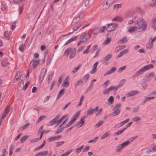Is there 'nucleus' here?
I'll use <instances>...</instances> for the list:
<instances>
[{
    "label": "nucleus",
    "mask_w": 156,
    "mask_h": 156,
    "mask_svg": "<svg viewBox=\"0 0 156 156\" xmlns=\"http://www.w3.org/2000/svg\"><path fill=\"white\" fill-rule=\"evenodd\" d=\"M71 49L70 48H68L65 51L64 55L66 56H68L70 52H71Z\"/></svg>",
    "instance_id": "473e14b6"
},
{
    "label": "nucleus",
    "mask_w": 156,
    "mask_h": 156,
    "mask_svg": "<svg viewBox=\"0 0 156 156\" xmlns=\"http://www.w3.org/2000/svg\"><path fill=\"white\" fill-rule=\"evenodd\" d=\"M75 121H76V119L75 118H72L70 121L66 125L65 127L67 128L69 126L71 125Z\"/></svg>",
    "instance_id": "4be33fe9"
},
{
    "label": "nucleus",
    "mask_w": 156,
    "mask_h": 156,
    "mask_svg": "<svg viewBox=\"0 0 156 156\" xmlns=\"http://www.w3.org/2000/svg\"><path fill=\"white\" fill-rule=\"evenodd\" d=\"M65 90L64 89H62L59 92L58 94L56 99H59L64 94V91Z\"/></svg>",
    "instance_id": "b1692460"
},
{
    "label": "nucleus",
    "mask_w": 156,
    "mask_h": 156,
    "mask_svg": "<svg viewBox=\"0 0 156 156\" xmlns=\"http://www.w3.org/2000/svg\"><path fill=\"white\" fill-rule=\"evenodd\" d=\"M125 80L124 79H123L121 80V81L119 82V84L117 86V87H118V88L123 86V84L125 82Z\"/></svg>",
    "instance_id": "4c0bfd02"
},
{
    "label": "nucleus",
    "mask_w": 156,
    "mask_h": 156,
    "mask_svg": "<svg viewBox=\"0 0 156 156\" xmlns=\"http://www.w3.org/2000/svg\"><path fill=\"white\" fill-rule=\"evenodd\" d=\"M112 57V54H109L107 55L102 59L103 63L107 65L108 64L107 62Z\"/></svg>",
    "instance_id": "0eeeda50"
},
{
    "label": "nucleus",
    "mask_w": 156,
    "mask_h": 156,
    "mask_svg": "<svg viewBox=\"0 0 156 156\" xmlns=\"http://www.w3.org/2000/svg\"><path fill=\"white\" fill-rule=\"evenodd\" d=\"M80 112V111H78L73 117V118H75L76 119V118L79 116Z\"/></svg>",
    "instance_id": "6e6d98bb"
},
{
    "label": "nucleus",
    "mask_w": 156,
    "mask_h": 156,
    "mask_svg": "<svg viewBox=\"0 0 156 156\" xmlns=\"http://www.w3.org/2000/svg\"><path fill=\"white\" fill-rule=\"evenodd\" d=\"M137 27H136L134 26L133 27H131L128 29V31L129 33H132L134 31L136 30L137 29Z\"/></svg>",
    "instance_id": "72a5a7b5"
},
{
    "label": "nucleus",
    "mask_w": 156,
    "mask_h": 156,
    "mask_svg": "<svg viewBox=\"0 0 156 156\" xmlns=\"http://www.w3.org/2000/svg\"><path fill=\"white\" fill-rule=\"evenodd\" d=\"M121 104L120 103H119L116 104L114 108L113 109V110H114L115 109L116 110H120V108Z\"/></svg>",
    "instance_id": "3c124183"
},
{
    "label": "nucleus",
    "mask_w": 156,
    "mask_h": 156,
    "mask_svg": "<svg viewBox=\"0 0 156 156\" xmlns=\"http://www.w3.org/2000/svg\"><path fill=\"white\" fill-rule=\"evenodd\" d=\"M109 133L108 132H107L104 134L101 137V139H103L108 136L109 135Z\"/></svg>",
    "instance_id": "79ce46f5"
},
{
    "label": "nucleus",
    "mask_w": 156,
    "mask_h": 156,
    "mask_svg": "<svg viewBox=\"0 0 156 156\" xmlns=\"http://www.w3.org/2000/svg\"><path fill=\"white\" fill-rule=\"evenodd\" d=\"M84 147L83 145H82L80 147H79L76 149V151L77 153H80L82 149H83Z\"/></svg>",
    "instance_id": "c03bdc74"
},
{
    "label": "nucleus",
    "mask_w": 156,
    "mask_h": 156,
    "mask_svg": "<svg viewBox=\"0 0 156 156\" xmlns=\"http://www.w3.org/2000/svg\"><path fill=\"white\" fill-rule=\"evenodd\" d=\"M84 120H83V119H80V121L78 122H77L75 123L76 126H78L80 125V127H81L84 125Z\"/></svg>",
    "instance_id": "412c9836"
},
{
    "label": "nucleus",
    "mask_w": 156,
    "mask_h": 156,
    "mask_svg": "<svg viewBox=\"0 0 156 156\" xmlns=\"http://www.w3.org/2000/svg\"><path fill=\"white\" fill-rule=\"evenodd\" d=\"M153 68V66L150 64L145 66L136 72L132 76L133 78H135L141 75L145 71Z\"/></svg>",
    "instance_id": "f257e3e1"
},
{
    "label": "nucleus",
    "mask_w": 156,
    "mask_h": 156,
    "mask_svg": "<svg viewBox=\"0 0 156 156\" xmlns=\"http://www.w3.org/2000/svg\"><path fill=\"white\" fill-rule=\"evenodd\" d=\"M9 64L8 62V59L7 58H5L3 59L2 62V64L3 67H6Z\"/></svg>",
    "instance_id": "2eb2a0df"
},
{
    "label": "nucleus",
    "mask_w": 156,
    "mask_h": 156,
    "mask_svg": "<svg viewBox=\"0 0 156 156\" xmlns=\"http://www.w3.org/2000/svg\"><path fill=\"white\" fill-rule=\"evenodd\" d=\"M111 38L107 37L106 40L103 42V44L105 45L110 44L111 42Z\"/></svg>",
    "instance_id": "c85d7f7f"
},
{
    "label": "nucleus",
    "mask_w": 156,
    "mask_h": 156,
    "mask_svg": "<svg viewBox=\"0 0 156 156\" xmlns=\"http://www.w3.org/2000/svg\"><path fill=\"white\" fill-rule=\"evenodd\" d=\"M48 151L40 152L37 153L35 156H45L48 154Z\"/></svg>",
    "instance_id": "f3484780"
},
{
    "label": "nucleus",
    "mask_w": 156,
    "mask_h": 156,
    "mask_svg": "<svg viewBox=\"0 0 156 156\" xmlns=\"http://www.w3.org/2000/svg\"><path fill=\"white\" fill-rule=\"evenodd\" d=\"M57 123V121H55L54 119L50 121L49 122L48 126H51Z\"/></svg>",
    "instance_id": "a19ab883"
},
{
    "label": "nucleus",
    "mask_w": 156,
    "mask_h": 156,
    "mask_svg": "<svg viewBox=\"0 0 156 156\" xmlns=\"http://www.w3.org/2000/svg\"><path fill=\"white\" fill-rule=\"evenodd\" d=\"M122 6L121 4H115L113 6V8L115 9H117L119 8H120Z\"/></svg>",
    "instance_id": "49530a36"
},
{
    "label": "nucleus",
    "mask_w": 156,
    "mask_h": 156,
    "mask_svg": "<svg viewBox=\"0 0 156 156\" xmlns=\"http://www.w3.org/2000/svg\"><path fill=\"white\" fill-rule=\"evenodd\" d=\"M76 53V50L74 49L71 51V53L69 55V58L70 59L73 58L75 56Z\"/></svg>",
    "instance_id": "6ab92c4d"
},
{
    "label": "nucleus",
    "mask_w": 156,
    "mask_h": 156,
    "mask_svg": "<svg viewBox=\"0 0 156 156\" xmlns=\"http://www.w3.org/2000/svg\"><path fill=\"white\" fill-rule=\"evenodd\" d=\"M120 112V110L115 109L114 112L111 113L109 115L112 116H115L119 115Z\"/></svg>",
    "instance_id": "dca6fc26"
},
{
    "label": "nucleus",
    "mask_w": 156,
    "mask_h": 156,
    "mask_svg": "<svg viewBox=\"0 0 156 156\" xmlns=\"http://www.w3.org/2000/svg\"><path fill=\"white\" fill-rule=\"evenodd\" d=\"M140 120L141 119L138 117H135L133 119V120L135 122L138 121H140Z\"/></svg>",
    "instance_id": "e2e57ef3"
},
{
    "label": "nucleus",
    "mask_w": 156,
    "mask_h": 156,
    "mask_svg": "<svg viewBox=\"0 0 156 156\" xmlns=\"http://www.w3.org/2000/svg\"><path fill=\"white\" fill-rule=\"evenodd\" d=\"M62 137L61 135H58L56 136H52L49 137L48 139V140L49 141H53L55 140H58V139Z\"/></svg>",
    "instance_id": "9b49d317"
},
{
    "label": "nucleus",
    "mask_w": 156,
    "mask_h": 156,
    "mask_svg": "<svg viewBox=\"0 0 156 156\" xmlns=\"http://www.w3.org/2000/svg\"><path fill=\"white\" fill-rule=\"evenodd\" d=\"M29 137L28 136H25L22 137L20 139V141L22 143H23Z\"/></svg>",
    "instance_id": "ea45409f"
},
{
    "label": "nucleus",
    "mask_w": 156,
    "mask_h": 156,
    "mask_svg": "<svg viewBox=\"0 0 156 156\" xmlns=\"http://www.w3.org/2000/svg\"><path fill=\"white\" fill-rule=\"evenodd\" d=\"M110 6L109 4H108L107 2H104L101 5V9L105 10L108 9Z\"/></svg>",
    "instance_id": "6e6552de"
},
{
    "label": "nucleus",
    "mask_w": 156,
    "mask_h": 156,
    "mask_svg": "<svg viewBox=\"0 0 156 156\" xmlns=\"http://www.w3.org/2000/svg\"><path fill=\"white\" fill-rule=\"evenodd\" d=\"M78 37V36H75L73 37L68 40L66 43L65 44V45H67L68 44L72 42V41L76 40Z\"/></svg>",
    "instance_id": "a211bd4d"
},
{
    "label": "nucleus",
    "mask_w": 156,
    "mask_h": 156,
    "mask_svg": "<svg viewBox=\"0 0 156 156\" xmlns=\"http://www.w3.org/2000/svg\"><path fill=\"white\" fill-rule=\"evenodd\" d=\"M69 79V76H67L65 78V80H64L63 83L62 84V86H63L64 87H67L69 86V82L68 81Z\"/></svg>",
    "instance_id": "ddd939ff"
},
{
    "label": "nucleus",
    "mask_w": 156,
    "mask_h": 156,
    "mask_svg": "<svg viewBox=\"0 0 156 156\" xmlns=\"http://www.w3.org/2000/svg\"><path fill=\"white\" fill-rule=\"evenodd\" d=\"M86 82H84V80L82 78V79L78 81L77 83H75V85L76 86H77L79 84H82V85L85 84Z\"/></svg>",
    "instance_id": "a878e982"
},
{
    "label": "nucleus",
    "mask_w": 156,
    "mask_h": 156,
    "mask_svg": "<svg viewBox=\"0 0 156 156\" xmlns=\"http://www.w3.org/2000/svg\"><path fill=\"white\" fill-rule=\"evenodd\" d=\"M114 98L112 96H111L109 98L108 101L111 104H112L114 102Z\"/></svg>",
    "instance_id": "8fccbe9b"
},
{
    "label": "nucleus",
    "mask_w": 156,
    "mask_h": 156,
    "mask_svg": "<svg viewBox=\"0 0 156 156\" xmlns=\"http://www.w3.org/2000/svg\"><path fill=\"white\" fill-rule=\"evenodd\" d=\"M65 128H66L65 127H63L58 129L56 131H55V134H57L60 133Z\"/></svg>",
    "instance_id": "37998d69"
},
{
    "label": "nucleus",
    "mask_w": 156,
    "mask_h": 156,
    "mask_svg": "<svg viewBox=\"0 0 156 156\" xmlns=\"http://www.w3.org/2000/svg\"><path fill=\"white\" fill-rule=\"evenodd\" d=\"M125 130V128H123L121 130H119L115 133L114 134V135L115 136L116 134L117 135H119L122 133L123 132H124Z\"/></svg>",
    "instance_id": "7c9ffc66"
},
{
    "label": "nucleus",
    "mask_w": 156,
    "mask_h": 156,
    "mask_svg": "<svg viewBox=\"0 0 156 156\" xmlns=\"http://www.w3.org/2000/svg\"><path fill=\"white\" fill-rule=\"evenodd\" d=\"M4 35L5 37L6 38H9V34L8 32L5 31L4 33Z\"/></svg>",
    "instance_id": "774afa93"
},
{
    "label": "nucleus",
    "mask_w": 156,
    "mask_h": 156,
    "mask_svg": "<svg viewBox=\"0 0 156 156\" xmlns=\"http://www.w3.org/2000/svg\"><path fill=\"white\" fill-rule=\"evenodd\" d=\"M137 137V136H135L131 138L129 140H128V141H129V143L130 144Z\"/></svg>",
    "instance_id": "de8ad7c7"
},
{
    "label": "nucleus",
    "mask_w": 156,
    "mask_h": 156,
    "mask_svg": "<svg viewBox=\"0 0 156 156\" xmlns=\"http://www.w3.org/2000/svg\"><path fill=\"white\" fill-rule=\"evenodd\" d=\"M56 143L57 144L56 145V146L58 147L61 146L63 144H64L65 143V142L64 141H59L56 142Z\"/></svg>",
    "instance_id": "13d9d810"
},
{
    "label": "nucleus",
    "mask_w": 156,
    "mask_h": 156,
    "mask_svg": "<svg viewBox=\"0 0 156 156\" xmlns=\"http://www.w3.org/2000/svg\"><path fill=\"white\" fill-rule=\"evenodd\" d=\"M127 41V38L126 37H123L119 41V43L121 42V43H125Z\"/></svg>",
    "instance_id": "c9c22d12"
},
{
    "label": "nucleus",
    "mask_w": 156,
    "mask_h": 156,
    "mask_svg": "<svg viewBox=\"0 0 156 156\" xmlns=\"http://www.w3.org/2000/svg\"><path fill=\"white\" fill-rule=\"evenodd\" d=\"M152 2L149 4L150 6L151 7L156 6V0H152Z\"/></svg>",
    "instance_id": "09e8293b"
},
{
    "label": "nucleus",
    "mask_w": 156,
    "mask_h": 156,
    "mask_svg": "<svg viewBox=\"0 0 156 156\" xmlns=\"http://www.w3.org/2000/svg\"><path fill=\"white\" fill-rule=\"evenodd\" d=\"M129 142L127 140L126 141L123 142L122 144H120L122 146V147L123 148L128 145L129 144Z\"/></svg>",
    "instance_id": "e433bc0d"
},
{
    "label": "nucleus",
    "mask_w": 156,
    "mask_h": 156,
    "mask_svg": "<svg viewBox=\"0 0 156 156\" xmlns=\"http://www.w3.org/2000/svg\"><path fill=\"white\" fill-rule=\"evenodd\" d=\"M40 61L39 60H34V59L30 62V68L33 69L34 67L36 68L39 63Z\"/></svg>",
    "instance_id": "39448f33"
},
{
    "label": "nucleus",
    "mask_w": 156,
    "mask_h": 156,
    "mask_svg": "<svg viewBox=\"0 0 156 156\" xmlns=\"http://www.w3.org/2000/svg\"><path fill=\"white\" fill-rule=\"evenodd\" d=\"M100 31V30H99L98 28H95L93 30V33L94 34H98Z\"/></svg>",
    "instance_id": "603ef678"
},
{
    "label": "nucleus",
    "mask_w": 156,
    "mask_h": 156,
    "mask_svg": "<svg viewBox=\"0 0 156 156\" xmlns=\"http://www.w3.org/2000/svg\"><path fill=\"white\" fill-rule=\"evenodd\" d=\"M94 86V84L92 83V82L91 83V84L89 86V87L87 88V89L86 91L85 92V93L86 94L87 93L88 91H90L91 89L93 88Z\"/></svg>",
    "instance_id": "f704fd0d"
},
{
    "label": "nucleus",
    "mask_w": 156,
    "mask_h": 156,
    "mask_svg": "<svg viewBox=\"0 0 156 156\" xmlns=\"http://www.w3.org/2000/svg\"><path fill=\"white\" fill-rule=\"evenodd\" d=\"M109 81L108 80H107L103 84L102 86L103 87L105 88L107 86L109 83Z\"/></svg>",
    "instance_id": "680f3d73"
},
{
    "label": "nucleus",
    "mask_w": 156,
    "mask_h": 156,
    "mask_svg": "<svg viewBox=\"0 0 156 156\" xmlns=\"http://www.w3.org/2000/svg\"><path fill=\"white\" fill-rule=\"evenodd\" d=\"M89 77V74H86L82 78L84 80V82H87V80L88 79Z\"/></svg>",
    "instance_id": "a18cd8bd"
},
{
    "label": "nucleus",
    "mask_w": 156,
    "mask_h": 156,
    "mask_svg": "<svg viewBox=\"0 0 156 156\" xmlns=\"http://www.w3.org/2000/svg\"><path fill=\"white\" fill-rule=\"evenodd\" d=\"M30 125V123H28L27 124H26L24 125L22 127V128L23 130L27 128Z\"/></svg>",
    "instance_id": "bf43d9fd"
},
{
    "label": "nucleus",
    "mask_w": 156,
    "mask_h": 156,
    "mask_svg": "<svg viewBox=\"0 0 156 156\" xmlns=\"http://www.w3.org/2000/svg\"><path fill=\"white\" fill-rule=\"evenodd\" d=\"M10 110L9 107H7L4 110V112L2 114V119H4L6 116L9 112Z\"/></svg>",
    "instance_id": "9d476101"
},
{
    "label": "nucleus",
    "mask_w": 156,
    "mask_h": 156,
    "mask_svg": "<svg viewBox=\"0 0 156 156\" xmlns=\"http://www.w3.org/2000/svg\"><path fill=\"white\" fill-rule=\"evenodd\" d=\"M139 93V92L136 90H134L129 92L126 94L127 97H131L136 95Z\"/></svg>",
    "instance_id": "1a4fd4ad"
},
{
    "label": "nucleus",
    "mask_w": 156,
    "mask_h": 156,
    "mask_svg": "<svg viewBox=\"0 0 156 156\" xmlns=\"http://www.w3.org/2000/svg\"><path fill=\"white\" fill-rule=\"evenodd\" d=\"M90 1V0H87L85 2V5L86 7L89 8L92 5V3Z\"/></svg>",
    "instance_id": "bb28decb"
},
{
    "label": "nucleus",
    "mask_w": 156,
    "mask_h": 156,
    "mask_svg": "<svg viewBox=\"0 0 156 156\" xmlns=\"http://www.w3.org/2000/svg\"><path fill=\"white\" fill-rule=\"evenodd\" d=\"M47 72V69H46L44 71V69H42L39 75V83H41L44 79V77L45 76Z\"/></svg>",
    "instance_id": "423d86ee"
},
{
    "label": "nucleus",
    "mask_w": 156,
    "mask_h": 156,
    "mask_svg": "<svg viewBox=\"0 0 156 156\" xmlns=\"http://www.w3.org/2000/svg\"><path fill=\"white\" fill-rule=\"evenodd\" d=\"M82 17L80 15L74 18L73 20V23H77L80 19L82 18Z\"/></svg>",
    "instance_id": "c756f323"
},
{
    "label": "nucleus",
    "mask_w": 156,
    "mask_h": 156,
    "mask_svg": "<svg viewBox=\"0 0 156 156\" xmlns=\"http://www.w3.org/2000/svg\"><path fill=\"white\" fill-rule=\"evenodd\" d=\"M116 68L115 67H112L110 70L107 71L104 74V76H105L107 75H109L110 74L113 73L114 71L116 70Z\"/></svg>",
    "instance_id": "f8f14e48"
},
{
    "label": "nucleus",
    "mask_w": 156,
    "mask_h": 156,
    "mask_svg": "<svg viewBox=\"0 0 156 156\" xmlns=\"http://www.w3.org/2000/svg\"><path fill=\"white\" fill-rule=\"evenodd\" d=\"M116 147L117 148L115 150L116 152H120L121 151V149L123 148L120 144L117 145Z\"/></svg>",
    "instance_id": "2f4dec72"
},
{
    "label": "nucleus",
    "mask_w": 156,
    "mask_h": 156,
    "mask_svg": "<svg viewBox=\"0 0 156 156\" xmlns=\"http://www.w3.org/2000/svg\"><path fill=\"white\" fill-rule=\"evenodd\" d=\"M142 85L143 89L145 90L146 88L147 87V84L145 82H144L142 84Z\"/></svg>",
    "instance_id": "69168bd1"
},
{
    "label": "nucleus",
    "mask_w": 156,
    "mask_h": 156,
    "mask_svg": "<svg viewBox=\"0 0 156 156\" xmlns=\"http://www.w3.org/2000/svg\"><path fill=\"white\" fill-rule=\"evenodd\" d=\"M108 27L106 28L107 31L111 32L115 30L118 27V25L117 24H114L113 23L108 24Z\"/></svg>",
    "instance_id": "7ed1b4c3"
},
{
    "label": "nucleus",
    "mask_w": 156,
    "mask_h": 156,
    "mask_svg": "<svg viewBox=\"0 0 156 156\" xmlns=\"http://www.w3.org/2000/svg\"><path fill=\"white\" fill-rule=\"evenodd\" d=\"M104 123L103 121H101L97 123L95 125V127H96L97 128H98L101 126Z\"/></svg>",
    "instance_id": "864d4df0"
},
{
    "label": "nucleus",
    "mask_w": 156,
    "mask_h": 156,
    "mask_svg": "<svg viewBox=\"0 0 156 156\" xmlns=\"http://www.w3.org/2000/svg\"><path fill=\"white\" fill-rule=\"evenodd\" d=\"M98 62H96L93 65V67L92 70L90 72L91 74H93L96 71V68L98 65Z\"/></svg>",
    "instance_id": "aec40b11"
},
{
    "label": "nucleus",
    "mask_w": 156,
    "mask_h": 156,
    "mask_svg": "<svg viewBox=\"0 0 156 156\" xmlns=\"http://www.w3.org/2000/svg\"><path fill=\"white\" fill-rule=\"evenodd\" d=\"M95 111L92 108H90L87 112V116L89 115H92Z\"/></svg>",
    "instance_id": "393cba45"
},
{
    "label": "nucleus",
    "mask_w": 156,
    "mask_h": 156,
    "mask_svg": "<svg viewBox=\"0 0 156 156\" xmlns=\"http://www.w3.org/2000/svg\"><path fill=\"white\" fill-rule=\"evenodd\" d=\"M122 18L119 16H117L112 19V21H118L121 22L122 21Z\"/></svg>",
    "instance_id": "cd10ccee"
},
{
    "label": "nucleus",
    "mask_w": 156,
    "mask_h": 156,
    "mask_svg": "<svg viewBox=\"0 0 156 156\" xmlns=\"http://www.w3.org/2000/svg\"><path fill=\"white\" fill-rule=\"evenodd\" d=\"M110 91V90H109V88H108V89H105L103 91V93L105 95V94H107L109 93Z\"/></svg>",
    "instance_id": "0e129e2a"
},
{
    "label": "nucleus",
    "mask_w": 156,
    "mask_h": 156,
    "mask_svg": "<svg viewBox=\"0 0 156 156\" xmlns=\"http://www.w3.org/2000/svg\"><path fill=\"white\" fill-rule=\"evenodd\" d=\"M90 36L88 33H85L83 34L80 37V42H85L89 40Z\"/></svg>",
    "instance_id": "20e7f679"
},
{
    "label": "nucleus",
    "mask_w": 156,
    "mask_h": 156,
    "mask_svg": "<svg viewBox=\"0 0 156 156\" xmlns=\"http://www.w3.org/2000/svg\"><path fill=\"white\" fill-rule=\"evenodd\" d=\"M134 23L135 25H138L139 26V29L141 31L145 30L147 27V24L145 22L144 20L142 18H139L137 20L134 21Z\"/></svg>",
    "instance_id": "f03ea898"
},
{
    "label": "nucleus",
    "mask_w": 156,
    "mask_h": 156,
    "mask_svg": "<svg viewBox=\"0 0 156 156\" xmlns=\"http://www.w3.org/2000/svg\"><path fill=\"white\" fill-rule=\"evenodd\" d=\"M129 121V119H126V120L123 121H122V122H121L120 123V124L121 125V126H122L124 125L125 124L127 123Z\"/></svg>",
    "instance_id": "052dcab7"
},
{
    "label": "nucleus",
    "mask_w": 156,
    "mask_h": 156,
    "mask_svg": "<svg viewBox=\"0 0 156 156\" xmlns=\"http://www.w3.org/2000/svg\"><path fill=\"white\" fill-rule=\"evenodd\" d=\"M45 140H44L43 143L40 146L37 147L34 150V151L38 150L41 148H43L45 146Z\"/></svg>",
    "instance_id": "5701e85b"
},
{
    "label": "nucleus",
    "mask_w": 156,
    "mask_h": 156,
    "mask_svg": "<svg viewBox=\"0 0 156 156\" xmlns=\"http://www.w3.org/2000/svg\"><path fill=\"white\" fill-rule=\"evenodd\" d=\"M126 46L124 45H121L117 46L115 49V52H117L120 51L121 50L125 48Z\"/></svg>",
    "instance_id": "4468645a"
},
{
    "label": "nucleus",
    "mask_w": 156,
    "mask_h": 156,
    "mask_svg": "<svg viewBox=\"0 0 156 156\" xmlns=\"http://www.w3.org/2000/svg\"><path fill=\"white\" fill-rule=\"evenodd\" d=\"M103 111V109L102 108H101L99 110H97V112L96 114V116H98L99 115L101 114Z\"/></svg>",
    "instance_id": "4d7b16f0"
},
{
    "label": "nucleus",
    "mask_w": 156,
    "mask_h": 156,
    "mask_svg": "<svg viewBox=\"0 0 156 156\" xmlns=\"http://www.w3.org/2000/svg\"><path fill=\"white\" fill-rule=\"evenodd\" d=\"M126 67V66H123L120 68H119L118 70V72H121L122 71L124 70Z\"/></svg>",
    "instance_id": "338daca9"
},
{
    "label": "nucleus",
    "mask_w": 156,
    "mask_h": 156,
    "mask_svg": "<svg viewBox=\"0 0 156 156\" xmlns=\"http://www.w3.org/2000/svg\"><path fill=\"white\" fill-rule=\"evenodd\" d=\"M109 88L110 91L114 90V91L115 92L116 91L117 89H118V87H117V86L116 87H115L113 86H111Z\"/></svg>",
    "instance_id": "58836bf2"
},
{
    "label": "nucleus",
    "mask_w": 156,
    "mask_h": 156,
    "mask_svg": "<svg viewBox=\"0 0 156 156\" xmlns=\"http://www.w3.org/2000/svg\"><path fill=\"white\" fill-rule=\"evenodd\" d=\"M24 44H22L21 45H20L19 48L20 50L21 51H23L24 49Z\"/></svg>",
    "instance_id": "5fc2aeb1"
}]
</instances>
